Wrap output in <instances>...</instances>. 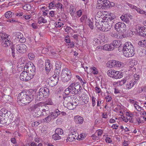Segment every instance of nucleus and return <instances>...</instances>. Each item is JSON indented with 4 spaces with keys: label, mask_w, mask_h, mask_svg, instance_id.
Returning <instances> with one entry per match:
<instances>
[{
    "label": "nucleus",
    "mask_w": 146,
    "mask_h": 146,
    "mask_svg": "<svg viewBox=\"0 0 146 146\" xmlns=\"http://www.w3.org/2000/svg\"><path fill=\"white\" fill-rule=\"evenodd\" d=\"M63 104L70 110L74 109L78 105V104L76 101V99L74 98L68 96L64 98Z\"/></svg>",
    "instance_id": "obj_1"
},
{
    "label": "nucleus",
    "mask_w": 146,
    "mask_h": 146,
    "mask_svg": "<svg viewBox=\"0 0 146 146\" xmlns=\"http://www.w3.org/2000/svg\"><path fill=\"white\" fill-rule=\"evenodd\" d=\"M71 76L72 74L69 70L66 68L63 69L61 74V78L62 82H68L71 79Z\"/></svg>",
    "instance_id": "obj_2"
},
{
    "label": "nucleus",
    "mask_w": 146,
    "mask_h": 146,
    "mask_svg": "<svg viewBox=\"0 0 146 146\" xmlns=\"http://www.w3.org/2000/svg\"><path fill=\"white\" fill-rule=\"evenodd\" d=\"M49 95V90L46 87L40 89L37 97L39 100H41L47 98Z\"/></svg>",
    "instance_id": "obj_3"
},
{
    "label": "nucleus",
    "mask_w": 146,
    "mask_h": 146,
    "mask_svg": "<svg viewBox=\"0 0 146 146\" xmlns=\"http://www.w3.org/2000/svg\"><path fill=\"white\" fill-rule=\"evenodd\" d=\"M48 107L45 105V104L43 103L40 102V105L38 108V111L37 112V117H38L39 116H46L47 115V112L48 110H47L48 109ZM37 117V116H36Z\"/></svg>",
    "instance_id": "obj_4"
},
{
    "label": "nucleus",
    "mask_w": 146,
    "mask_h": 146,
    "mask_svg": "<svg viewBox=\"0 0 146 146\" xmlns=\"http://www.w3.org/2000/svg\"><path fill=\"white\" fill-rule=\"evenodd\" d=\"M0 35L2 40V44L3 46L5 47L9 46L11 42L9 36L3 33H0Z\"/></svg>",
    "instance_id": "obj_5"
},
{
    "label": "nucleus",
    "mask_w": 146,
    "mask_h": 146,
    "mask_svg": "<svg viewBox=\"0 0 146 146\" xmlns=\"http://www.w3.org/2000/svg\"><path fill=\"white\" fill-rule=\"evenodd\" d=\"M24 70H26L29 74L33 77L35 74V67L32 62H28L25 66Z\"/></svg>",
    "instance_id": "obj_6"
},
{
    "label": "nucleus",
    "mask_w": 146,
    "mask_h": 146,
    "mask_svg": "<svg viewBox=\"0 0 146 146\" xmlns=\"http://www.w3.org/2000/svg\"><path fill=\"white\" fill-rule=\"evenodd\" d=\"M114 19L113 18H111L108 21H104L103 22L102 31H108L111 29L112 24L113 23Z\"/></svg>",
    "instance_id": "obj_7"
},
{
    "label": "nucleus",
    "mask_w": 146,
    "mask_h": 146,
    "mask_svg": "<svg viewBox=\"0 0 146 146\" xmlns=\"http://www.w3.org/2000/svg\"><path fill=\"white\" fill-rule=\"evenodd\" d=\"M140 78V76L137 74H135L134 78L132 80H128L126 84V88L128 90L131 89L133 87L134 85L136 83Z\"/></svg>",
    "instance_id": "obj_8"
},
{
    "label": "nucleus",
    "mask_w": 146,
    "mask_h": 146,
    "mask_svg": "<svg viewBox=\"0 0 146 146\" xmlns=\"http://www.w3.org/2000/svg\"><path fill=\"white\" fill-rule=\"evenodd\" d=\"M25 92H21L20 93L18 96L17 101L18 104L21 106H23L27 104L26 95L25 94Z\"/></svg>",
    "instance_id": "obj_9"
},
{
    "label": "nucleus",
    "mask_w": 146,
    "mask_h": 146,
    "mask_svg": "<svg viewBox=\"0 0 146 146\" xmlns=\"http://www.w3.org/2000/svg\"><path fill=\"white\" fill-rule=\"evenodd\" d=\"M81 87L76 83L74 82L71 84L69 86V88L71 91L72 94H77L80 93Z\"/></svg>",
    "instance_id": "obj_10"
},
{
    "label": "nucleus",
    "mask_w": 146,
    "mask_h": 146,
    "mask_svg": "<svg viewBox=\"0 0 146 146\" xmlns=\"http://www.w3.org/2000/svg\"><path fill=\"white\" fill-rule=\"evenodd\" d=\"M98 8L105 9L106 8H110V2L107 0H98L97 1Z\"/></svg>",
    "instance_id": "obj_11"
},
{
    "label": "nucleus",
    "mask_w": 146,
    "mask_h": 146,
    "mask_svg": "<svg viewBox=\"0 0 146 146\" xmlns=\"http://www.w3.org/2000/svg\"><path fill=\"white\" fill-rule=\"evenodd\" d=\"M32 75L29 74L27 71H23L20 74V78L23 81H27L33 78Z\"/></svg>",
    "instance_id": "obj_12"
},
{
    "label": "nucleus",
    "mask_w": 146,
    "mask_h": 146,
    "mask_svg": "<svg viewBox=\"0 0 146 146\" xmlns=\"http://www.w3.org/2000/svg\"><path fill=\"white\" fill-rule=\"evenodd\" d=\"M115 28L117 31H121L122 32H125L126 29L125 25L124 23L121 22H119L116 24Z\"/></svg>",
    "instance_id": "obj_13"
},
{
    "label": "nucleus",
    "mask_w": 146,
    "mask_h": 146,
    "mask_svg": "<svg viewBox=\"0 0 146 146\" xmlns=\"http://www.w3.org/2000/svg\"><path fill=\"white\" fill-rule=\"evenodd\" d=\"M79 137V136H78V134L73 131V132H71L69 134L67 139L70 141L72 142L74 140L76 139H77ZM80 138L78 137V138H79L80 140H82L84 139V137H82L81 136H80Z\"/></svg>",
    "instance_id": "obj_14"
},
{
    "label": "nucleus",
    "mask_w": 146,
    "mask_h": 146,
    "mask_svg": "<svg viewBox=\"0 0 146 146\" xmlns=\"http://www.w3.org/2000/svg\"><path fill=\"white\" fill-rule=\"evenodd\" d=\"M16 48L17 51L21 53L25 52L27 50L26 46L24 44H20L17 45Z\"/></svg>",
    "instance_id": "obj_15"
},
{
    "label": "nucleus",
    "mask_w": 146,
    "mask_h": 146,
    "mask_svg": "<svg viewBox=\"0 0 146 146\" xmlns=\"http://www.w3.org/2000/svg\"><path fill=\"white\" fill-rule=\"evenodd\" d=\"M136 30L139 35L142 36L146 35V28L144 27H141L139 26L136 27Z\"/></svg>",
    "instance_id": "obj_16"
},
{
    "label": "nucleus",
    "mask_w": 146,
    "mask_h": 146,
    "mask_svg": "<svg viewBox=\"0 0 146 146\" xmlns=\"http://www.w3.org/2000/svg\"><path fill=\"white\" fill-rule=\"evenodd\" d=\"M135 50H123V53L124 56L127 57H132L135 54Z\"/></svg>",
    "instance_id": "obj_17"
},
{
    "label": "nucleus",
    "mask_w": 146,
    "mask_h": 146,
    "mask_svg": "<svg viewBox=\"0 0 146 146\" xmlns=\"http://www.w3.org/2000/svg\"><path fill=\"white\" fill-rule=\"evenodd\" d=\"M58 80V79H56V78H54V77H51L48 80V84L52 87L54 86L57 84Z\"/></svg>",
    "instance_id": "obj_18"
},
{
    "label": "nucleus",
    "mask_w": 146,
    "mask_h": 146,
    "mask_svg": "<svg viewBox=\"0 0 146 146\" xmlns=\"http://www.w3.org/2000/svg\"><path fill=\"white\" fill-rule=\"evenodd\" d=\"M40 105V102L36 104L33 105L32 106H30L28 108L29 111H34L35 113L38 111V108Z\"/></svg>",
    "instance_id": "obj_19"
},
{
    "label": "nucleus",
    "mask_w": 146,
    "mask_h": 146,
    "mask_svg": "<svg viewBox=\"0 0 146 146\" xmlns=\"http://www.w3.org/2000/svg\"><path fill=\"white\" fill-rule=\"evenodd\" d=\"M135 50L133 45L130 42H126L124 44L123 50Z\"/></svg>",
    "instance_id": "obj_20"
},
{
    "label": "nucleus",
    "mask_w": 146,
    "mask_h": 146,
    "mask_svg": "<svg viewBox=\"0 0 146 146\" xmlns=\"http://www.w3.org/2000/svg\"><path fill=\"white\" fill-rule=\"evenodd\" d=\"M24 94H25L26 95H27L25 97L27 99V104L30 103L33 99V95L32 93L30 91H28L26 92H25Z\"/></svg>",
    "instance_id": "obj_21"
},
{
    "label": "nucleus",
    "mask_w": 146,
    "mask_h": 146,
    "mask_svg": "<svg viewBox=\"0 0 146 146\" xmlns=\"http://www.w3.org/2000/svg\"><path fill=\"white\" fill-rule=\"evenodd\" d=\"M15 36L19 39L20 42L23 43L26 41V39L23 37V35L20 32L16 33Z\"/></svg>",
    "instance_id": "obj_22"
},
{
    "label": "nucleus",
    "mask_w": 146,
    "mask_h": 146,
    "mask_svg": "<svg viewBox=\"0 0 146 146\" xmlns=\"http://www.w3.org/2000/svg\"><path fill=\"white\" fill-rule=\"evenodd\" d=\"M74 121L77 123L82 124L83 121V118L79 115L75 116L74 117Z\"/></svg>",
    "instance_id": "obj_23"
},
{
    "label": "nucleus",
    "mask_w": 146,
    "mask_h": 146,
    "mask_svg": "<svg viewBox=\"0 0 146 146\" xmlns=\"http://www.w3.org/2000/svg\"><path fill=\"white\" fill-rule=\"evenodd\" d=\"M111 45L112 47L113 48V50L115 48L119 47L121 45L120 41L118 40L113 41L112 43H111Z\"/></svg>",
    "instance_id": "obj_24"
},
{
    "label": "nucleus",
    "mask_w": 146,
    "mask_h": 146,
    "mask_svg": "<svg viewBox=\"0 0 146 146\" xmlns=\"http://www.w3.org/2000/svg\"><path fill=\"white\" fill-rule=\"evenodd\" d=\"M102 48L103 50H106L111 51L113 50V48L111 47V44H105L102 46Z\"/></svg>",
    "instance_id": "obj_25"
},
{
    "label": "nucleus",
    "mask_w": 146,
    "mask_h": 146,
    "mask_svg": "<svg viewBox=\"0 0 146 146\" xmlns=\"http://www.w3.org/2000/svg\"><path fill=\"white\" fill-rule=\"evenodd\" d=\"M116 61L115 60H113L112 61H111L108 62L107 64L108 67L110 68L115 67V65L116 64Z\"/></svg>",
    "instance_id": "obj_26"
},
{
    "label": "nucleus",
    "mask_w": 146,
    "mask_h": 146,
    "mask_svg": "<svg viewBox=\"0 0 146 146\" xmlns=\"http://www.w3.org/2000/svg\"><path fill=\"white\" fill-rule=\"evenodd\" d=\"M51 68L52 66L50 62V61H48L45 63V69L47 72H48L50 71Z\"/></svg>",
    "instance_id": "obj_27"
},
{
    "label": "nucleus",
    "mask_w": 146,
    "mask_h": 146,
    "mask_svg": "<svg viewBox=\"0 0 146 146\" xmlns=\"http://www.w3.org/2000/svg\"><path fill=\"white\" fill-rule=\"evenodd\" d=\"M118 32L116 31H113L110 32V35L112 37L117 38H120V36L119 35Z\"/></svg>",
    "instance_id": "obj_28"
},
{
    "label": "nucleus",
    "mask_w": 146,
    "mask_h": 146,
    "mask_svg": "<svg viewBox=\"0 0 146 146\" xmlns=\"http://www.w3.org/2000/svg\"><path fill=\"white\" fill-rule=\"evenodd\" d=\"M123 76V75L121 73H119V71L115 70V72L114 73V74L113 78H121Z\"/></svg>",
    "instance_id": "obj_29"
},
{
    "label": "nucleus",
    "mask_w": 146,
    "mask_h": 146,
    "mask_svg": "<svg viewBox=\"0 0 146 146\" xmlns=\"http://www.w3.org/2000/svg\"><path fill=\"white\" fill-rule=\"evenodd\" d=\"M120 19L123 21L125 22V23L129 24V19L127 17H125L123 15H122L120 17Z\"/></svg>",
    "instance_id": "obj_30"
},
{
    "label": "nucleus",
    "mask_w": 146,
    "mask_h": 146,
    "mask_svg": "<svg viewBox=\"0 0 146 146\" xmlns=\"http://www.w3.org/2000/svg\"><path fill=\"white\" fill-rule=\"evenodd\" d=\"M61 69H55L54 70V74L53 76L54 78H56V79H59V76L60 72Z\"/></svg>",
    "instance_id": "obj_31"
},
{
    "label": "nucleus",
    "mask_w": 146,
    "mask_h": 146,
    "mask_svg": "<svg viewBox=\"0 0 146 146\" xmlns=\"http://www.w3.org/2000/svg\"><path fill=\"white\" fill-rule=\"evenodd\" d=\"M126 82H128V80L127 78H125L122 80L117 82V84L119 86L123 85Z\"/></svg>",
    "instance_id": "obj_32"
},
{
    "label": "nucleus",
    "mask_w": 146,
    "mask_h": 146,
    "mask_svg": "<svg viewBox=\"0 0 146 146\" xmlns=\"http://www.w3.org/2000/svg\"><path fill=\"white\" fill-rule=\"evenodd\" d=\"M138 44L139 45L142 47H146V40H141L139 42Z\"/></svg>",
    "instance_id": "obj_33"
},
{
    "label": "nucleus",
    "mask_w": 146,
    "mask_h": 146,
    "mask_svg": "<svg viewBox=\"0 0 146 146\" xmlns=\"http://www.w3.org/2000/svg\"><path fill=\"white\" fill-rule=\"evenodd\" d=\"M115 72V70L110 69L108 71L107 74L110 77L113 78Z\"/></svg>",
    "instance_id": "obj_34"
},
{
    "label": "nucleus",
    "mask_w": 146,
    "mask_h": 146,
    "mask_svg": "<svg viewBox=\"0 0 146 146\" xmlns=\"http://www.w3.org/2000/svg\"><path fill=\"white\" fill-rule=\"evenodd\" d=\"M95 25L96 26L97 28L101 31H102V29L103 27L102 26L103 25V22H101V23H99V22L96 21Z\"/></svg>",
    "instance_id": "obj_35"
},
{
    "label": "nucleus",
    "mask_w": 146,
    "mask_h": 146,
    "mask_svg": "<svg viewBox=\"0 0 146 146\" xmlns=\"http://www.w3.org/2000/svg\"><path fill=\"white\" fill-rule=\"evenodd\" d=\"M55 133L60 136L62 135L64 133L63 130L61 128H57L55 130Z\"/></svg>",
    "instance_id": "obj_36"
},
{
    "label": "nucleus",
    "mask_w": 146,
    "mask_h": 146,
    "mask_svg": "<svg viewBox=\"0 0 146 146\" xmlns=\"http://www.w3.org/2000/svg\"><path fill=\"white\" fill-rule=\"evenodd\" d=\"M55 7L58 10H59V9H60L61 11L64 9L63 5L60 2H58V3L56 4Z\"/></svg>",
    "instance_id": "obj_37"
},
{
    "label": "nucleus",
    "mask_w": 146,
    "mask_h": 146,
    "mask_svg": "<svg viewBox=\"0 0 146 146\" xmlns=\"http://www.w3.org/2000/svg\"><path fill=\"white\" fill-rule=\"evenodd\" d=\"M7 120V119H6L3 115L0 116V123L1 124H3L6 123Z\"/></svg>",
    "instance_id": "obj_38"
},
{
    "label": "nucleus",
    "mask_w": 146,
    "mask_h": 146,
    "mask_svg": "<svg viewBox=\"0 0 146 146\" xmlns=\"http://www.w3.org/2000/svg\"><path fill=\"white\" fill-rule=\"evenodd\" d=\"M14 15V13L10 11L7 12L5 15V16L7 18H9L11 17L13 15Z\"/></svg>",
    "instance_id": "obj_39"
},
{
    "label": "nucleus",
    "mask_w": 146,
    "mask_h": 146,
    "mask_svg": "<svg viewBox=\"0 0 146 146\" xmlns=\"http://www.w3.org/2000/svg\"><path fill=\"white\" fill-rule=\"evenodd\" d=\"M126 115L127 116L130 117V118H129V119L130 120V122L131 123L133 122V121L132 120V118L133 116V115L131 113L129 112H126Z\"/></svg>",
    "instance_id": "obj_40"
},
{
    "label": "nucleus",
    "mask_w": 146,
    "mask_h": 146,
    "mask_svg": "<svg viewBox=\"0 0 146 146\" xmlns=\"http://www.w3.org/2000/svg\"><path fill=\"white\" fill-rule=\"evenodd\" d=\"M64 93L66 94V95H67L68 96L69 95H70L69 96H72V92L69 88V86L64 91Z\"/></svg>",
    "instance_id": "obj_41"
},
{
    "label": "nucleus",
    "mask_w": 146,
    "mask_h": 146,
    "mask_svg": "<svg viewBox=\"0 0 146 146\" xmlns=\"http://www.w3.org/2000/svg\"><path fill=\"white\" fill-rule=\"evenodd\" d=\"M52 139L55 140H59L61 138V137L59 135L56 133L54 134L52 136Z\"/></svg>",
    "instance_id": "obj_42"
},
{
    "label": "nucleus",
    "mask_w": 146,
    "mask_h": 146,
    "mask_svg": "<svg viewBox=\"0 0 146 146\" xmlns=\"http://www.w3.org/2000/svg\"><path fill=\"white\" fill-rule=\"evenodd\" d=\"M23 8L25 10L29 11L31 9V6L30 4H26L23 6Z\"/></svg>",
    "instance_id": "obj_43"
},
{
    "label": "nucleus",
    "mask_w": 146,
    "mask_h": 146,
    "mask_svg": "<svg viewBox=\"0 0 146 146\" xmlns=\"http://www.w3.org/2000/svg\"><path fill=\"white\" fill-rule=\"evenodd\" d=\"M52 119V117L51 116V115H50L45 118L43 120L44 122L48 123L50 122Z\"/></svg>",
    "instance_id": "obj_44"
},
{
    "label": "nucleus",
    "mask_w": 146,
    "mask_h": 146,
    "mask_svg": "<svg viewBox=\"0 0 146 146\" xmlns=\"http://www.w3.org/2000/svg\"><path fill=\"white\" fill-rule=\"evenodd\" d=\"M90 69L92 71V73L94 74H98V72L97 68L95 67H91Z\"/></svg>",
    "instance_id": "obj_45"
},
{
    "label": "nucleus",
    "mask_w": 146,
    "mask_h": 146,
    "mask_svg": "<svg viewBox=\"0 0 146 146\" xmlns=\"http://www.w3.org/2000/svg\"><path fill=\"white\" fill-rule=\"evenodd\" d=\"M38 22L39 23H45L47 21L43 17H40L38 19Z\"/></svg>",
    "instance_id": "obj_46"
},
{
    "label": "nucleus",
    "mask_w": 146,
    "mask_h": 146,
    "mask_svg": "<svg viewBox=\"0 0 146 146\" xmlns=\"http://www.w3.org/2000/svg\"><path fill=\"white\" fill-rule=\"evenodd\" d=\"M63 25L62 23L59 22H56L55 23V26L56 28H60Z\"/></svg>",
    "instance_id": "obj_47"
},
{
    "label": "nucleus",
    "mask_w": 146,
    "mask_h": 146,
    "mask_svg": "<svg viewBox=\"0 0 146 146\" xmlns=\"http://www.w3.org/2000/svg\"><path fill=\"white\" fill-rule=\"evenodd\" d=\"M93 20L92 19H89V25L90 28L92 29L94 28L93 24Z\"/></svg>",
    "instance_id": "obj_48"
},
{
    "label": "nucleus",
    "mask_w": 146,
    "mask_h": 146,
    "mask_svg": "<svg viewBox=\"0 0 146 146\" xmlns=\"http://www.w3.org/2000/svg\"><path fill=\"white\" fill-rule=\"evenodd\" d=\"M11 113L10 111H8L7 113L5 114H2L3 115L5 118L6 119H7L9 118V116H10L11 115Z\"/></svg>",
    "instance_id": "obj_49"
},
{
    "label": "nucleus",
    "mask_w": 146,
    "mask_h": 146,
    "mask_svg": "<svg viewBox=\"0 0 146 146\" xmlns=\"http://www.w3.org/2000/svg\"><path fill=\"white\" fill-rule=\"evenodd\" d=\"M28 56L30 60H33L35 58V55L33 53H29L28 54Z\"/></svg>",
    "instance_id": "obj_50"
},
{
    "label": "nucleus",
    "mask_w": 146,
    "mask_h": 146,
    "mask_svg": "<svg viewBox=\"0 0 146 146\" xmlns=\"http://www.w3.org/2000/svg\"><path fill=\"white\" fill-rule=\"evenodd\" d=\"M55 5L56 4H55L54 1L51 2L49 3L48 7L49 9H52L54 7H55Z\"/></svg>",
    "instance_id": "obj_51"
},
{
    "label": "nucleus",
    "mask_w": 146,
    "mask_h": 146,
    "mask_svg": "<svg viewBox=\"0 0 146 146\" xmlns=\"http://www.w3.org/2000/svg\"><path fill=\"white\" fill-rule=\"evenodd\" d=\"M132 9L135 10L136 11L137 10V9L138 8V7L131 4L128 3L127 4Z\"/></svg>",
    "instance_id": "obj_52"
},
{
    "label": "nucleus",
    "mask_w": 146,
    "mask_h": 146,
    "mask_svg": "<svg viewBox=\"0 0 146 146\" xmlns=\"http://www.w3.org/2000/svg\"><path fill=\"white\" fill-rule=\"evenodd\" d=\"M116 64L115 65V67H120L123 65V63L120 62L116 61Z\"/></svg>",
    "instance_id": "obj_53"
},
{
    "label": "nucleus",
    "mask_w": 146,
    "mask_h": 146,
    "mask_svg": "<svg viewBox=\"0 0 146 146\" xmlns=\"http://www.w3.org/2000/svg\"><path fill=\"white\" fill-rule=\"evenodd\" d=\"M43 102L45 104V105H52L53 104V103L52 102L51 99H49L45 103Z\"/></svg>",
    "instance_id": "obj_54"
},
{
    "label": "nucleus",
    "mask_w": 146,
    "mask_h": 146,
    "mask_svg": "<svg viewBox=\"0 0 146 146\" xmlns=\"http://www.w3.org/2000/svg\"><path fill=\"white\" fill-rule=\"evenodd\" d=\"M50 114L51 116L52 117V118L53 119H55L56 117L58 116V115H57L54 112H51Z\"/></svg>",
    "instance_id": "obj_55"
},
{
    "label": "nucleus",
    "mask_w": 146,
    "mask_h": 146,
    "mask_svg": "<svg viewBox=\"0 0 146 146\" xmlns=\"http://www.w3.org/2000/svg\"><path fill=\"white\" fill-rule=\"evenodd\" d=\"M55 66H56V69H60V68L61 67V64H60V63L59 62H57L55 64Z\"/></svg>",
    "instance_id": "obj_56"
},
{
    "label": "nucleus",
    "mask_w": 146,
    "mask_h": 146,
    "mask_svg": "<svg viewBox=\"0 0 146 146\" xmlns=\"http://www.w3.org/2000/svg\"><path fill=\"white\" fill-rule=\"evenodd\" d=\"M134 106L135 108L137 110L140 111L141 110V107L136 103L134 104Z\"/></svg>",
    "instance_id": "obj_57"
},
{
    "label": "nucleus",
    "mask_w": 146,
    "mask_h": 146,
    "mask_svg": "<svg viewBox=\"0 0 146 146\" xmlns=\"http://www.w3.org/2000/svg\"><path fill=\"white\" fill-rule=\"evenodd\" d=\"M136 11L138 12L139 13H140L142 14H144L145 13V11L141 10L140 8H138L137 9Z\"/></svg>",
    "instance_id": "obj_58"
},
{
    "label": "nucleus",
    "mask_w": 146,
    "mask_h": 146,
    "mask_svg": "<svg viewBox=\"0 0 146 146\" xmlns=\"http://www.w3.org/2000/svg\"><path fill=\"white\" fill-rule=\"evenodd\" d=\"M103 130L100 129L97 130L96 131V132L98 133V136H101L103 132Z\"/></svg>",
    "instance_id": "obj_59"
},
{
    "label": "nucleus",
    "mask_w": 146,
    "mask_h": 146,
    "mask_svg": "<svg viewBox=\"0 0 146 146\" xmlns=\"http://www.w3.org/2000/svg\"><path fill=\"white\" fill-rule=\"evenodd\" d=\"M11 49L12 50V54L13 57H15V48L13 46H11Z\"/></svg>",
    "instance_id": "obj_60"
},
{
    "label": "nucleus",
    "mask_w": 146,
    "mask_h": 146,
    "mask_svg": "<svg viewBox=\"0 0 146 146\" xmlns=\"http://www.w3.org/2000/svg\"><path fill=\"white\" fill-rule=\"evenodd\" d=\"M105 141L106 143H110L112 142L111 139L109 137H106L105 139Z\"/></svg>",
    "instance_id": "obj_61"
},
{
    "label": "nucleus",
    "mask_w": 146,
    "mask_h": 146,
    "mask_svg": "<svg viewBox=\"0 0 146 146\" xmlns=\"http://www.w3.org/2000/svg\"><path fill=\"white\" fill-rule=\"evenodd\" d=\"M89 98L87 96L84 97V98H83L82 101L84 104H86L88 102Z\"/></svg>",
    "instance_id": "obj_62"
},
{
    "label": "nucleus",
    "mask_w": 146,
    "mask_h": 146,
    "mask_svg": "<svg viewBox=\"0 0 146 146\" xmlns=\"http://www.w3.org/2000/svg\"><path fill=\"white\" fill-rule=\"evenodd\" d=\"M105 98L107 102H110L112 99L111 97L109 96H106Z\"/></svg>",
    "instance_id": "obj_63"
},
{
    "label": "nucleus",
    "mask_w": 146,
    "mask_h": 146,
    "mask_svg": "<svg viewBox=\"0 0 146 146\" xmlns=\"http://www.w3.org/2000/svg\"><path fill=\"white\" fill-rule=\"evenodd\" d=\"M9 111L5 109H2L1 110V112L3 113L2 114H5L8 112Z\"/></svg>",
    "instance_id": "obj_64"
}]
</instances>
